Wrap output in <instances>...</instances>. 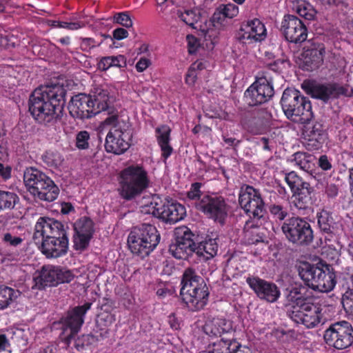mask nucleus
I'll use <instances>...</instances> for the list:
<instances>
[{
    "mask_svg": "<svg viewBox=\"0 0 353 353\" xmlns=\"http://www.w3.org/2000/svg\"><path fill=\"white\" fill-rule=\"evenodd\" d=\"M239 202L250 219H256L262 224L266 214L263 200H239Z\"/></svg>",
    "mask_w": 353,
    "mask_h": 353,
    "instance_id": "obj_28",
    "label": "nucleus"
},
{
    "mask_svg": "<svg viewBox=\"0 0 353 353\" xmlns=\"http://www.w3.org/2000/svg\"><path fill=\"white\" fill-rule=\"evenodd\" d=\"M281 230L290 242L298 245H308L314 239L310 224L300 217L285 219Z\"/></svg>",
    "mask_w": 353,
    "mask_h": 353,
    "instance_id": "obj_10",
    "label": "nucleus"
},
{
    "mask_svg": "<svg viewBox=\"0 0 353 353\" xmlns=\"http://www.w3.org/2000/svg\"><path fill=\"white\" fill-rule=\"evenodd\" d=\"M74 278L72 271L52 265H43L39 272V275L34 278L38 289H44L46 287L57 286L61 283H69Z\"/></svg>",
    "mask_w": 353,
    "mask_h": 353,
    "instance_id": "obj_13",
    "label": "nucleus"
},
{
    "mask_svg": "<svg viewBox=\"0 0 353 353\" xmlns=\"http://www.w3.org/2000/svg\"><path fill=\"white\" fill-rule=\"evenodd\" d=\"M246 283L256 296L269 303L276 302L280 296V290L277 285L258 276H248Z\"/></svg>",
    "mask_w": 353,
    "mask_h": 353,
    "instance_id": "obj_16",
    "label": "nucleus"
},
{
    "mask_svg": "<svg viewBox=\"0 0 353 353\" xmlns=\"http://www.w3.org/2000/svg\"><path fill=\"white\" fill-rule=\"evenodd\" d=\"M147 172L140 165H130L120 173V185L124 199L139 196L149 185Z\"/></svg>",
    "mask_w": 353,
    "mask_h": 353,
    "instance_id": "obj_8",
    "label": "nucleus"
},
{
    "mask_svg": "<svg viewBox=\"0 0 353 353\" xmlns=\"http://www.w3.org/2000/svg\"><path fill=\"white\" fill-rule=\"evenodd\" d=\"M198 210L208 217L223 224L227 216V208L225 200H199L196 203Z\"/></svg>",
    "mask_w": 353,
    "mask_h": 353,
    "instance_id": "obj_21",
    "label": "nucleus"
},
{
    "mask_svg": "<svg viewBox=\"0 0 353 353\" xmlns=\"http://www.w3.org/2000/svg\"><path fill=\"white\" fill-rule=\"evenodd\" d=\"M352 94L353 89L352 88L338 83L316 85L311 88L312 97L325 102L341 96L350 97Z\"/></svg>",
    "mask_w": 353,
    "mask_h": 353,
    "instance_id": "obj_19",
    "label": "nucleus"
},
{
    "mask_svg": "<svg viewBox=\"0 0 353 353\" xmlns=\"http://www.w3.org/2000/svg\"><path fill=\"white\" fill-rule=\"evenodd\" d=\"M91 306L92 303L85 302L82 305L75 306L68 310L65 316L60 319L62 332L59 336V343H63L67 347H70L73 338L83 325L85 314Z\"/></svg>",
    "mask_w": 353,
    "mask_h": 353,
    "instance_id": "obj_9",
    "label": "nucleus"
},
{
    "mask_svg": "<svg viewBox=\"0 0 353 353\" xmlns=\"http://www.w3.org/2000/svg\"><path fill=\"white\" fill-rule=\"evenodd\" d=\"M156 132L158 143L162 151V156L166 159L172 152V148L170 145V128L168 125H161L157 128Z\"/></svg>",
    "mask_w": 353,
    "mask_h": 353,
    "instance_id": "obj_33",
    "label": "nucleus"
},
{
    "mask_svg": "<svg viewBox=\"0 0 353 353\" xmlns=\"http://www.w3.org/2000/svg\"><path fill=\"white\" fill-rule=\"evenodd\" d=\"M289 303L285 305L287 316L298 324L307 328L318 325L321 321V307L304 296L296 288H292L288 296Z\"/></svg>",
    "mask_w": 353,
    "mask_h": 353,
    "instance_id": "obj_2",
    "label": "nucleus"
},
{
    "mask_svg": "<svg viewBox=\"0 0 353 353\" xmlns=\"http://www.w3.org/2000/svg\"><path fill=\"white\" fill-rule=\"evenodd\" d=\"M322 276L320 278L319 283L316 285V290L321 292H328L332 291L336 285V274L328 265H324L323 268Z\"/></svg>",
    "mask_w": 353,
    "mask_h": 353,
    "instance_id": "obj_31",
    "label": "nucleus"
},
{
    "mask_svg": "<svg viewBox=\"0 0 353 353\" xmlns=\"http://www.w3.org/2000/svg\"><path fill=\"white\" fill-rule=\"evenodd\" d=\"M181 285L180 296L190 310L199 311L207 305L210 296L208 287L193 268L185 270Z\"/></svg>",
    "mask_w": 353,
    "mask_h": 353,
    "instance_id": "obj_3",
    "label": "nucleus"
},
{
    "mask_svg": "<svg viewBox=\"0 0 353 353\" xmlns=\"http://www.w3.org/2000/svg\"><path fill=\"white\" fill-rule=\"evenodd\" d=\"M158 6H161L162 10H165L170 6L183 7L184 0H156Z\"/></svg>",
    "mask_w": 353,
    "mask_h": 353,
    "instance_id": "obj_58",
    "label": "nucleus"
},
{
    "mask_svg": "<svg viewBox=\"0 0 353 353\" xmlns=\"http://www.w3.org/2000/svg\"><path fill=\"white\" fill-rule=\"evenodd\" d=\"M109 331V327H105L103 325H101L96 323L95 327L93 329L91 334L94 336L96 341H99L108 337Z\"/></svg>",
    "mask_w": 353,
    "mask_h": 353,
    "instance_id": "obj_52",
    "label": "nucleus"
},
{
    "mask_svg": "<svg viewBox=\"0 0 353 353\" xmlns=\"http://www.w3.org/2000/svg\"><path fill=\"white\" fill-rule=\"evenodd\" d=\"M319 166L325 171L330 170L332 168V163L328 160L326 155H321L319 159Z\"/></svg>",
    "mask_w": 353,
    "mask_h": 353,
    "instance_id": "obj_62",
    "label": "nucleus"
},
{
    "mask_svg": "<svg viewBox=\"0 0 353 353\" xmlns=\"http://www.w3.org/2000/svg\"><path fill=\"white\" fill-rule=\"evenodd\" d=\"M165 201L167 202L163 204L151 201L150 205L142 207L141 212L145 214H151L170 223H174L183 219L186 214L185 207L179 203L173 202L174 200Z\"/></svg>",
    "mask_w": 353,
    "mask_h": 353,
    "instance_id": "obj_11",
    "label": "nucleus"
},
{
    "mask_svg": "<svg viewBox=\"0 0 353 353\" xmlns=\"http://www.w3.org/2000/svg\"><path fill=\"white\" fill-rule=\"evenodd\" d=\"M266 37V29L264 24L254 19L243 23L238 33L239 41L245 45H250L263 41Z\"/></svg>",
    "mask_w": 353,
    "mask_h": 353,
    "instance_id": "obj_17",
    "label": "nucleus"
},
{
    "mask_svg": "<svg viewBox=\"0 0 353 353\" xmlns=\"http://www.w3.org/2000/svg\"><path fill=\"white\" fill-rule=\"evenodd\" d=\"M97 341L94 336L91 334H83L81 336L76 338V336L73 338V340L70 344V347H65L63 343H60L61 347L65 348L71 351L76 350L77 353L83 352L86 348L92 344L93 342Z\"/></svg>",
    "mask_w": 353,
    "mask_h": 353,
    "instance_id": "obj_35",
    "label": "nucleus"
},
{
    "mask_svg": "<svg viewBox=\"0 0 353 353\" xmlns=\"http://www.w3.org/2000/svg\"><path fill=\"white\" fill-rule=\"evenodd\" d=\"M184 4H185V3ZM178 8L179 9L176 10V12L181 20L183 21L185 24L196 28L194 25L200 19V16L198 13H196V10L186 9L185 5H183V7Z\"/></svg>",
    "mask_w": 353,
    "mask_h": 353,
    "instance_id": "obj_42",
    "label": "nucleus"
},
{
    "mask_svg": "<svg viewBox=\"0 0 353 353\" xmlns=\"http://www.w3.org/2000/svg\"><path fill=\"white\" fill-rule=\"evenodd\" d=\"M189 52L194 53L199 46V40L194 36L188 34L186 37Z\"/></svg>",
    "mask_w": 353,
    "mask_h": 353,
    "instance_id": "obj_59",
    "label": "nucleus"
},
{
    "mask_svg": "<svg viewBox=\"0 0 353 353\" xmlns=\"http://www.w3.org/2000/svg\"><path fill=\"white\" fill-rule=\"evenodd\" d=\"M273 95V87L265 78H259L245 92V98L250 105L263 103Z\"/></svg>",
    "mask_w": 353,
    "mask_h": 353,
    "instance_id": "obj_15",
    "label": "nucleus"
},
{
    "mask_svg": "<svg viewBox=\"0 0 353 353\" xmlns=\"http://www.w3.org/2000/svg\"><path fill=\"white\" fill-rule=\"evenodd\" d=\"M88 96L91 99L92 102L90 103L94 106L93 108L96 111V114L108 109L109 97L108 91L106 89L101 87H95L92 90L91 94Z\"/></svg>",
    "mask_w": 353,
    "mask_h": 353,
    "instance_id": "obj_30",
    "label": "nucleus"
},
{
    "mask_svg": "<svg viewBox=\"0 0 353 353\" xmlns=\"http://www.w3.org/2000/svg\"><path fill=\"white\" fill-rule=\"evenodd\" d=\"M343 280L345 281V283L343 285H346L347 292L350 291V295L353 296V274H347L344 275Z\"/></svg>",
    "mask_w": 353,
    "mask_h": 353,
    "instance_id": "obj_63",
    "label": "nucleus"
},
{
    "mask_svg": "<svg viewBox=\"0 0 353 353\" xmlns=\"http://www.w3.org/2000/svg\"><path fill=\"white\" fill-rule=\"evenodd\" d=\"M232 353H253L250 347L242 345L234 336H232Z\"/></svg>",
    "mask_w": 353,
    "mask_h": 353,
    "instance_id": "obj_55",
    "label": "nucleus"
},
{
    "mask_svg": "<svg viewBox=\"0 0 353 353\" xmlns=\"http://www.w3.org/2000/svg\"><path fill=\"white\" fill-rule=\"evenodd\" d=\"M161 235L152 224L143 223L134 227L128 237L129 249L141 258L148 256L159 245Z\"/></svg>",
    "mask_w": 353,
    "mask_h": 353,
    "instance_id": "obj_5",
    "label": "nucleus"
},
{
    "mask_svg": "<svg viewBox=\"0 0 353 353\" xmlns=\"http://www.w3.org/2000/svg\"><path fill=\"white\" fill-rule=\"evenodd\" d=\"M90 134L85 130L79 132L76 135V147L79 150L89 148Z\"/></svg>",
    "mask_w": 353,
    "mask_h": 353,
    "instance_id": "obj_50",
    "label": "nucleus"
},
{
    "mask_svg": "<svg viewBox=\"0 0 353 353\" xmlns=\"http://www.w3.org/2000/svg\"><path fill=\"white\" fill-rule=\"evenodd\" d=\"M112 35L114 39L121 40L128 37V32L125 29L119 28L113 30Z\"/></svg>",
    "mask_w": 353,
    "mask_h": 353,
    "instance_id": "obj_64",
    "label": "nucleus"
},
{
    "mask_svg": "<svg viewBox=\"0 0 353 353\" xmlns=\"http://www.w3.org/2000/svg\"><path fill=\"white\" fill-rule=\"evenodd\" d=\"M270 211L276 219L283 221L288 215V212L281 205H273L270 208Z\"/></svg>",
    "mask_w": 353,
    "mask_h": 353,
    "instance_id": "obj_57",
    "label": "nucleus"
},
{
    "mask_svg": "<svg viewBox=\"0 0 353 353\" xmlns=\"http://www.w3.org/2000/svg\"><path fill=\"white\" fill-rule=\"evenodd\" d=\"M87 24V22L81 20L77 17H72L69 18L68 20L64 21V23H61L59 25L61 27V28L74 31L85 27Z\"/></svg>",
    "mask_w": 353,
    "mask_h": 353,
    "instance_id": "obj_48",
    "label": "nucleus"
},
{
    "mask_svg": "<svg viewBox=\"0 0 353 353\" xmlns=\"http://www.w3.org/2000/svg\"><path fill=\"white\" fill-rule=\"evenodd\" d=\"M104 123L111 125L105 138L106 151L115 154H121L126 152L131 145L132 137L129 123L117 114L108 117Z\"/></svg>",
    "mask_w": 353,
    "mask_h": 353,
    "instance_id": "obj_4",
    "label": "nucleus"
},
{
    "mask_svg": "<svg viewBox=\"0 0 353 353\" xmlns=\"http://www.w3.org/2000/svg\"><path fill=\"white\" fill-rule=\"evenodd\" d=\"M176 243H182V245H187L188 246L196 248V243L194 241L195 235L186 226L179 227L175 230Z\"/></svg>",
    "mask_w": 353,
    "mask_h": 353,
    "instance_id": "obj_39",
    "label": "nucleus"
},
{
    "mask_svg": "<svg viewBox=\"0 0 353 353\" xmlns=\"http://www.w3.org/2000/svg\"><path fill=\"white\" fill-rule=\"evenodd\" d=\"M325 49L322 46L306 50L303 53V65L305 70H313L317 68L323 61Z\"/></svg>",
    "mask_w": 353,
    "mask_h": 353,
    "instance_id": "obj_29",
    "label": "nucleus"
},
{
    "mask_svg": "<svg viewBox=\"0 0 353 353\" xmlns=\"http://www.w3.org/2000/svg\"><path fill=\"white\" fill-rule=\"evenodd\" d=\"M114 321L115 318L113 314L110 313H102L97 316V323L110 327Z\"/></svg>",
    "mask_w": 353,
    "mask_h": 353,
    "instance_id": "obj_56",
    "label": "nucleus"
},
{
    "mask_svg": "<svg viewBox=\"0 0 353 353\" xmlns=\"http://www.w3.org/2000/svg\"><path fill=\"white\" fill-rule=\"evenodd\" d=\"M3 241L12 246H17L22 243L23 239L19 236H13L10 233H6L3 236Z\"/></svg>",
    "mask_w": 353,
    "mask_h": 353,
    "instance_id": "obj_61",
    "label": "nucleus"
},
{
    "mask_svg": "<svg viewBox=\"0 0 353 353\" xmlns=\"http://www.w3.org/2000/svg\"><path fill=\"white\" fill-rule=\"evenodd\" d=\"M68 239L64 225L57 220L40 217L34 226L33 239L35 243L40 241Z\"/></svg>",
    "mask_w": 353,
    "mask_h": 353,
    "instance_id": "obj_14",
    "label": "nucleus"
},
{
    "mask_svg": "<svg viewBox=\"0 0 353 353\" xmlns=\"http://www.w3.org/2000/svg\"><path fill=\"white\" fill-rule=\"evenodd\" d=\"M79 40L81 50L86 52H90L92 49L101 45L100 43H97L93 38L81 37Z\"/></svg>",
    "mask_w": 353,
    "mask_h": 353,
    "instance_id": "obj_54",
    "label": "nucleus"
},
{
    "mask_svg": "<svg viewBox=\"0 0 353 353\" xmlns=\"http://www.w3.org/2000/svg\"><path fill=\"white\" fill-rule=\"evenodd\" d=\"M324 339L329 345L337 350L349 347L353 343V327L346 321L332 323L325 331Z\"/></svg>",
    "mask_w": 353,
    "mask_h": 353,
    "instance_id": "obj_12",
    "label": "nucleus"
},
{
    "mask_svg": "<svg viewBox=\"0 0 353 353\" xmlns=\"http://www.w3.org/2000/svg\"><path fill=\"white\" fill-rule=\"evenodd\" d=\"M201 187V183H194L188 192V199H199L201 196L200 188Z\"/></svg>",
    "mask_w": 353,
    "mask_h": 353,
    "instance_id": "obj_60",
    "label": "nucleus"
},
{
    "mask_svg": "<svg viewBox=\"0 0 353 353\" xmlns=\"http://www.w3.org/2000/svg\"><path fill=\"white\" fill-rule=\"evenodd\" d=\"M19 294V291L5 285H0V310L7 308Z\"/></svg>",
    "mask_w": 353,
    "mask_h": 353,
    "instance_id": "obj_41",
    "label": "nucleus"
},
{
    "mask_svg": "<svg viewBox=\"0 0 353 353\" xmlns=\"http://www.w3.org/2000/svg\"><path fill=\"white\" fill-rule=\"evenodd\" d=\"M281 28L285 39L292 43H302L307 37L305 25L297 17L294 15L285 16Z\"/></svg>",
    "mask_w": 353,
    "mask_h": 353,
    "instance_id": "obj_18",
    "label": "nucleus"
},
{
    "mask_svg": "<svg viewBox=\"0 0 353 353\" xmlns=\"http://www.w3.org/2000/svg\"><path fill=\"white\" fill-rule=\"evenodd\" d=\"M232 337H222L216 342L210 344L202 353H232Z\"/></svg>",
    "mask_w": 353,
    "mask_h": 353,
    "instance_id": "obj_38",
    "label": "nucleus"
},
{
    "mask_svg": "<svg viewBox=\"0 0 353 353\" xmlns=\"http://www.w3.org/2000/svg\"><path fill=\"white\" fill-rule=\"evenodd\" d=\"M204 332L210 337H223L224 334L234 336L232 323L225 319L214 318L207 321L203 326Z\"/></svg>",
    "mask_w": 353,
    "mask_h": 353,
    "instance_id": "obj_26",
    "label": "nucleus"
},
{
    "mask_svg": "<svg viewBox=\"0 0 353 353\" xmlns=\"http://www.w3.org/2000/svg\"><path fill=\"white\" fill-rule=\"evenodd\" d=\"M302 123L305 124L302 132L305 147L308 150L320 149L324 141L322 125L319 123H311L310 121Z\"/></svg>",
    "mask_w": 353,
    "mask_h": 353,
    "instance_id": "obj_20",
    "label": "nucleus"
},
{
    "mask_svg": "<svg viewBox=\"0 0 353 353\" xmlns=\"http://www.w3.org/2000/svg\"><path fill=\"white\" fill-rule=\"evenodd\" d=\"M126 59L123 55L108 56L102 57L98 63V68L105 71L111 67L125 68Z\"/></svg>",
    "mask_w": 353,
    "mask_h": 353,
    "instance_id": "obj_37",
    "label": "nucleus"
},
{
    "mask_svg": "<svg viewBox=\"0 0 353 353\" xmlns=\"http://www.w3.org/2000/svg\"><path fill=\"white\" fill-rule=\"evenodd\" d=\"M312 156L305 152H296L293 155L292 161L301 170L308 171L311 168Z\"/></svg>",
    "mask_w": 353,
    "mask_h": 353,
    "instance_id": "obj_46",
    "label": "nucleus"
},
{
    "mask_svg": "<svg viewBox=\"0 0 353 353\" xmlns=\"http://www.w3.org/2000/svg\"><path fill=\"white\" fill-rule=\"evenodd\" d=\"M92 234H74L73 236L74 248L76 250L83 251L89 245Z\"/></svg>",
    "mask_w": 353,
    "mask_h": 353,
    "instance_id": "obj_47",
    "label": "nucleus"
},
{
    "mask_svg": "<svg viewBox=\"0 0 353 353\" xmlns=\"http://www.w3.org/2000/svg\"><path fill=\"white\" fill-rule=\"evenodd\" d=\"M296 12L306 20H314L316 15V10L314 6L305 1H299L294 6Z\"/></svg>",
    "mask_w": 353,
    "mask_h": 353,
    "instance_id": "obj_43",
    "label": "nucleus"
},
{
    "mask_svg": "<svg viewBox=\"0 0 353 353\" xmlns=\"http://www.w3.org/2000/svg\"><path fill=\"white\" fill-rule=\"evenodd\" d=\"M73 226L74 231V234H88V233H90V234L93 235L94 232V223L92 220L88 216H83L79 219L74 223Z\"/></svg>",
    "mask_w": 353,
    "mask_h": 353,
    "instance_id": "obj_44",
    "label": "nucleus"
},
{
    "mask_svg": "<svg viewBox=\"0 0 353 353\" xmlns=\"http://www.w3.org/2000/svg\"><path fill=\"white\" fill-rule=\"evenodd\" d=\"M114 21L127 28L132 27L133 25L132 19L126 12L116 14L114 17Z\"/></svg>",
    "mask_w": 353,
    "mask_h": 353,
    "instance_id": "obj_53",
    "label": "nucleus"
},
{
    "mask_svg": "<svg viewBox=\"0 0 353 353\" xmlns=\"http://www.w3.org/2000/svg\"><path fill=\"white\" fill-rule=\"evenodd\" d=\"M281 104L285 116L293 122L307 123L313 117L310 101L296 89H285Z\"/></svg>",
    "mask_w": 353,
    "mask_h": 353,
    "instance_id": "obj_6",
    "label": "nucleus"
},
{
    "mask_svg": "<svg viewBox=\"0 0 353 353\" xmlns=\"http://www.w3.org/2000/svg\"><path fill=\"white\" fill-rule=\"evenodd\" d=\"M285 180L293 192V196H299V199L312 196L314 188L308 183L303 181L295 172L286 174Z\"/></svg>",
    "mask_w": 353,
    "mask_h": 353,
    "instance_id": "obj_27",
    "label": "nucleus"
},
{
    "mask_svg": "<svg viewBox=\"0 0 353 353\" xmlns=\"http://www.w3.org/2000/svg\"><path fill=\"white\" fill-rule=\"evenodd\" d=\"M310 200H293L292 204L297 209L298 213L300 214H309L312 208L310 206Z\"/></svg>",
    "mask_w": 353,
    "mask_h": 353,
    "instance_id": "obj_51",
    "label": "nucleus"
},
{
    "mask_svg": "<svg viewBox=\"0 0 353 353\" xmlns=\"http://www.w3.org/2000/svg\"><path fill=\"white\" fill-rule=\"evenodd\" d=\"M42 160L48 166L52 168H59L63 162L62 155L59 152L52 150L46 151L42 155Z\"/></svg>",
    "mask_w": 353,
    "mask_h": 353,
    "instance_id": "obj_45",
    "label": "nucleus"
},
{
    "mask_svg": "<svg viewBox=\"0 0 353 353\" xmlns=\"http://www.w3.org/2000/svg\"><path fill=\"white\" fill-rule=\"evenodd\" d=\"M317 219L319 227L325 234V243L329 246L332 245L330 243L337 241L338 223L334 221L332 214L325 210H322L317 214Z\"/></svg>",
    "mask_w": 353,
    "mask_h": 353,
    "instance_id": "obj_23",
    "label": "nucleus"
},
{
    "mask_svg": "<svg viewBox=\"0 0 353 353\" xmlns=\"http://www.w3.org/2000/svg\"><path fill=\"white\" fill-rule=\"evenodd\" d=\"M23 181L28 191L34 196L42 199H57L59 188L45 173L37 168H26L23 174Z\"/></svg>",
    "mask_w": 353,
    "mask_h": 353,
    "instance_id": "obj_7",
    "label": "nucleus"
},
{
    "mask_svg": "<svg viewBox=\"0 0 353 353\" xmlns=\"http://www.w3.org/2000/svg\"><path fill=\"white\" fill-rule=\"evenodd\" d=\"M41 251L48 259H56L65 255L68 250L69 239L40 241Z\"/></svg>",
    "mask_w": 353,
    "mask_h": 353,
    "instance_id": "obj_25",
    "label": "nucleus"
},
{
    "mask_svg": "<svg viewBox=\"0 0 353 353\" xmlns=\"http://www.w3.org/2000/svg\"><path fill=\"white\" fill-rule=\"evenodd\" d=\"M64 89L59 85H43L36 88L29 99V111L39 123L48 124L56 121L60 111V101Z\"/></svg>",
    "mask_w": 353,
    "mask_h": 353,
    "instance_id": "obj_1",
    "label": "nucleus"
},
{
    "mask_svg": "<svg viewBox=\"0 0 353 353\" xmlns=\"http://www.w3.org/2000/svg\"><path fill=\"white\" fill-rule=\"evenodd\" d=\"M182 243H172L170 245L169 251L172 255L178 259H188L189 256H192L195 252V248L193 247L188 246L187 245H182Z\"/></svg>",
    "mask_w": 353,
    "mask_h": 353,
    "instance_id": "obj_40",
    "label": "nucleus"
},
{
    "mask_svg": "<svg viewBox=\"0 0 353 353\" xmlns=\"http://www.w3.org/2000/svg\"><path fill=\"white\" fill-rule=\"evenodd\" d=\"M218 243L216 239L205 238L196 245L195 253L202 256L204 260H208L216 255Z\"/></svg>",
    "mask_w": 353,
    "mask_h": 353,
    "instance_id": "obj_32",
    "label": "nucleus"
},
{
    "mask_svg": "<svg viewBox=\"0 0 353 353\" xmlns=\"http://www.w3.org/2000/svg\"><path fill=\"white\" fill-rule=\"evenodd\" d=\"M323 264H311L308 262L302 263L299 268V274L304 283L310 288L316 290L317 284L323 273Z\"/></svg>",
    "mask_w": 353,
    "mask_h": 353,
    "instance_id": "obj_24",
    "label": "nucleus"
},
{
    "mask_svg": "<svg viewBox=\"0 0 353 353\" xmlns=\"http://www.w3.org/2000/svg\"><path fill=\"white\" fill-rule=\"evenodd\" d=\"M250 221H247L245 228V242L249 245L257 244L259 243L264 242L265 240V235L263 232H261L259 227L256 224L250 225Z\"/></svg>",
    "mask_w": 353,
    "mask_h": 353,
    "instance_id": "obj_34",
    "label": "nucleus"
},
{
    "mask_svg": "<svg viewBox=\"0 0 353 353\" xmlns=\"http://www.w3.org/2000/svg\"><path fill=\"white\" fill-rule=\"evenodd\" d=\"M239 13V7L233 3L221 5L214 13V21L221 22L225 18L232 19Z\"/></svg>",
    "mask_w": 353,
    "mask_h": 353,
    "instance_id": "obj_36",
    "label": "nucleus"
},
{
    "mask_svg": "<svg viewBox=\"0 0 353 353\" xmlns=\"http://www.w3.org/2000/svg\"><path fill=\"white\" fill-rule=\"evenodd\" d=\"M239 199H261V194L252 186L244 185L241 188Z\"/></svg>",
    "mask_w": 353,
    "mask_h": 353,
    "instance_id": "obj_49",
    "label": "nucleus"
},
{
    "mask_svg": "<svg viewBox=\"0 0 353 353\" xmlns=\"http://www.w3.org/2000/svg\"><path fill=\"white\" fill-rule=\"evenodd\" d=\"M91 99L85 94L74 96L69 103L68 108L70 114L81 119H89L96 115V111L91 103Z\"/></svg>",
    "mask_w": 353,
    "mask_h": 353,
    "instance_id": "obj_22",
    "label": "nucleus"
}]
</instances>
